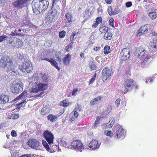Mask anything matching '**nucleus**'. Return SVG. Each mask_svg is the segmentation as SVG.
I'll use <instances>...</instances> for the list:
<instances>
[{
  "instance_id": "f257e3e1",
  "label": "nucleus",
  "mask_w": 157,
  "mask_h": 157,
  "mask_svg": "<svg viewBox=\"0 0 157 157\" xmlns=\"http://www.w3.org/2000/svg\"><path fill=\"white\" fill-rule=\"evenodd\" d=\"M48 76L46 74H34L33 76L29 80V84L31 82L34 83L32 86L31 92L37 93L45 90L48 88V85L45 83L48 82Z\"/></svg>"
},
{
  "instance_id": "f03ea898",
  "label": "nucleus",
  "mask_w": 157,
  "mask_h": 157,
  "mask_svg": "<svg viewBox=\"0 0 157 157\" xmlns=\"http://www.w3.org/2000/svg\"><path fill=\"white\" fill-rule=\"evenodd\" d=\"M0 67L2 68H6L8 74L15 75L17 71L15 69L16 65H13L12 59L8 56H2L0 59Z\"/></svg>"
},
{
  "instance_id": "7ed1b4c3",
  "label": "nucleus",
  "mask_w": 157,
  "mask_h": 157,
  "mask_svg": "<svg viewBox=\"0 0 157 157\" xmlns=\"http://www.w3.org/2000/svg\"><path fill=\"white\" fill-rule=\"evenodd\" d=\"M48 5L47 0H34L32 3L33 11L38 14L47 10Z\"/></svg>"
},
{
  "instance_id": "20e7f679",
  "label": "nucleus",
  "mask_w": 157,
  "mask_h": 157,
  "mask_svg": "<svg viewBox=\"0 0 157 157\" xmlns=\"http://www.w3.org/2000/svg\"><path fill=\"white\" fill-rule=\"evenodd\" d=\"M23 83L19 79H17L10 84V89L12 92L17 94L23 90Z\"/></svg>"
},
{
  "instance_id": "39448f33",
  "label": "nucleus",
  "mask_w": 157,
  "mask_h": 157,
  "mask_svg": "<svg viewBox=\"0 0 157 157\" xmlns=\"http://www.w3.org/2000/svg\"><path fill=\"white\" fill-rule=\"evenodd\" d=\"M6 36L7 37L6 40L7 38L9 39V40H7V43L11 45L13 48H19L23 46V42L19 38L15 37H8V36Z\"/></svg>"
},
{
  "instance_id": "423d86ee",
  "label": "nucleus",
  "mask_w": 157,
  "mask_h": 157,
  "mask_svg": "<svg viewBox=\"0 0 157 157\" xmlns=\"http://www.w3.org/2000/svg\"><path fill=\"white\" fill-rule=\"evenodd\" d=\"M19 68L21 71L28 73L30 72L33 69L31 62L28 60L20 66Z\"/></svg>"
},
{
  "instance_id": "0eeeda50",
  "label": "nucleus",
  "mask_w": 157,
  "mask_h": 157,
  "mask_svg": "<svg viewBox=\"0 0 157 157\" xmlns=\"http://www.w3.org/2000/svg\"><path fill=\"white\" fill-rule=\"evenodd\" d=\"M32 96L28 94L27 92L24 91L20 95L16 98V99L17 100L23 99V101L20 103L19 105L23 106L22 105L24 104L23 106H24L25 105L26 103L28 101V100L27 99L29 98L30 97Z\"/></svg>"
},
{
  "instance_id": "6e6552de",
  "label": "nucleus",
  "mask_w": 157,
  "mask_h": 157,
  "mask_svg": "<svg viewBox=\"0 0 157 157\" xmlns=\"http://www.w3.org/2000/svg\"><path fill=\"white\" fill-rule=\"evenodd\" d=\"M73 148L77 151L82 152L84 148L82 142L79 140H75L71 143Z\"/></svg>"
},
{
  "instance_id": "1a4fd4ad",
  "label": "nucleus",
  "mask_w": 157,
  "mask_h": 157,
  "mask_svg": "<svg viewBox=\"0 0 157 157\" xmlns=\"http://www.w3.org/2000/svg\"><path fill=\"white\" fill-rule=\"evenodd\" d=\"M124 87L126 90L125 92L131 91L133 88L136 87V82L132 79H128L125 82Z\"/></svg>"
},
{
  "instance_id": "9d476101",
  "label": "nucleus",
  "mask_w": 157,
  "mask_h": 157,
  "mask_svg": "<svg viewBox=\"0 0 157 157\" xmlns=\"http://www.w3.org/2000/svg\"><path fill=\"white\" fill-rule=\"evenodd\" d=\"M43 136L49 145L51 146L53 144L54 138V136L53 134L51 132L48 130H46L44 132Z\"/></svg>"
},
{
  "instance_id": "9b49d317",
  "label": "nucleus",
  "mask_w": 157,
  "mask_h": 157,
  "mask_svg": "<svg viewBox=\"0 0 157 157\" xmlns=\"http://www.w3.org/2000/svg\"><path fill=\"white\" fill-rule=\"evenodd\" d=\"M114 131L116 133L115 137L117 138H120L122 137L124 135V131L122 127L119 124H116L114 126Z\"/></svg>"
},
{
  "instance_id": "f8f14e48",
  "label": "nucleus",
  "mask_w": 157,
  "mask_h": 157,
  "mask_svg": "<svg viewBox=\"0 0 157 157\" xmlns=\"http://www.w3.org/2000/svg\"><path fill=\"white\" fill-rule=\"evenodd\" d=\"M27 144L33 149L39 150L40 148V145L41 144L35 139H29L27 142Z\"/></svg>"
},
{
  "instance_id": "ddd939ff",
  "label": "nucleus",
  "mask_w": 157,
  "mask_h": 157,
  "mask_svg": "<svg viewBox=\"0 0 157 157\" xmlns=\"http://www.w3.org/2000/svg\"><path fill=\"white\" fill-rule=\"evenodd\" d=\"M42 144L47 151L51 153L54 152L58 148V146L55 145L53 143L51 146L50 145L49 146L47 142L45 141H42Z\"/></svg>"
},
{
  "instance_id": "4468645a",
  "label": "nucleus",
  "mask_w": 157,
  "mask_h": 157,
  "mask_svg": "<svg viewBox=\"0 0 157 157\" xmlns=\"http://www.w3.org/2000/svg\"><path fill=\"white\" fill-rule=\"evenodd\" d=\"M130 50L129 48H124L121 51L120 54L121 60L125 61L130 56Z\"/></svg>"
},
{
  "instance_id": "2eb2a0df",
  "label": "nucleus",
  "mask_w": 157,
  "mask_h": 157,
  "mask_svg": "<svg viewBox=\"0 0 157 157\" xmlns=\"http://www.w3.org/2000/svg\"><path fill=\"white\" fill-rule=\"evenodd\" d=\"M112 71L109 68L105 67L102 70V73L103 81L106 80L112 74Z\"/></svg>"
},
{
  "instance_id": "dca6fc26",
  "label": "nucleus",
  "mask_w": 157,
  "mask_h": 157,
  "mask_svg": "<svg viewBox=\"0 0 157 157\" xmlns=\"http://www.w3.org/2000/svg\"><path fill=\"white\" fill-rule=\"evenodd\" d=\"M146 53L144 48L140 47L136 48L135 52V55L139 58H141L144 56Z\"/></svg>"
},
{
  "instance_id": "f3484780",
  "label": "nucleus",
  "mask_w": 157,
  "mask_h": 157,
  "mask_svg": "<svg viewBox=\"0 0 157 157\" xmlns=\"http://www.w3.org/2000/svg\"><path fill=\"white\" fill-rule=\"evenodd\" d=\"M28 0H18L17 1L13 3V5L14 6L18 8L23 7L25 6V4Z\"/></svg>"
},
{
  "instance_id": "a211bd4d",
  "label": "nucleus",
  "mask_w": 157,
  "mask_h": 157,
  "mask_svg": "<svg viewBox=\"0 0 157 157\" xmlns=\"http://www.w3.org/2000/svg\"><path fill=\"white\" fill-rule=\"evenodd\" d=\"M100 144L98 143V140H93L89 144V147L92 150H95L99 147Z\"/></svg>"
},
{
  "instance_id": "6ab92c4d",
  "label": "nucleus",
  "mask_w": 157,
  "mask_h": 157,
  "mask_svg": "<svg viewBox=\"0 0 157 157\" xmlns=\"http://www.w3.org/2000/svg\"><path fill=\"white\" fill-rule=\"evenodd\" d=\"M57 11L56 10H52L48 13L49 20L50 22L55 21L57 19Z\"/></svg>"
},
{
  "instance_id": "aec40b11",
  "label": "nucleus",
  "mask_w": 157,
  "mask_h": 157,
  "mask_svg": "<svg viewBox=\"0 0 157 157\" xmlns=\"http://www.w3.org/2000/svg\"><path fill=\"white\" fill-rule=\"evenodd\" d=\"M41 60H46L48 61L51 64L56 68L58 71L60 70V68L58 66V64L56 61L53 59L52 58H44L43 59H41Z\"/></svg>"
},
{
  "instance_id": "412c9836",
  "label": "nucleus",
  "mask_w": 157,
  "mask_h": 157,
  "mask_svg": "<svg viewBox=\"0 0 157 157\" xmlns=\"http://www.w3.org/2000/svg\"><path fill=\"white\" fill-rule=\"evenodd\" d=\"M9 97L6 95L1 94L0 95V104L4 105L9 101Z\"/></svg>"
},
{
  "instance_id": "4be33fe9",
  "label": "nucleus",
  "mask_w": 157,
  "mask_h": 157,
  "mask_svg": "<svg viewBox=\"0 0 157 157\" xmlns=\"http://www.w3.org/2000/svg\"><path fill=\"white\" fill-rule=\"evenodd\" d=\"M50 106L49 105H46L42 109L41 114L43 115H46L50 112Z\"/></svg>"
},
{
  "instance_id": "5701e85b",
  "label": "nucleus",
  "mask_w": 157,
  "mask_h": 157,
  "mask_svg": "<svg viewBox=\"0 0 157 157\" xmlns=\"http://www.w3.org/2000/svg\"><path fill=\"white\" fill-rule=\"evenodd\" d=\"M71 58V56L70 54H67L63 59V63L65 65H68L70 63Z\"/></svg>"
},
{
  "instance_id": "b1692460",
  "label": "nucleus",
  "mask_w": 157,
  "mask_h": 157,
  "mask_svg": "<svg viewBox=\"0 0 157 157\" xmlns=\"http://www.w3.org/2000/svg\"><path fill=\"white\" fill-rule=\"evenodd\" d=\"M48 119L52 122H54L57 119V116L52 114L49 115L47 116Z\"/></svg>"
},
{
  "instance_id": "393cba45",
  "label": "nucleus",
  "mask_w": 157,
  "mask_h": 157,
  "mask_svg": "<svg viewBox=\"0 0 157 157\" xmlns=\"http://www.w3.org/2000/svg\"><path fill=\"white\" fill-rule=\"evenodd\" d=\"M101 99L100 96H99L95 98L90 101V104L92 105L96 104L99 103Z\"/></svg>"
},
{
  "instance_id": "a878e982",
  "label": "nucleus",
  "mask_w": 157,
  "mask_h": 157,
  "mask_svg": "<svg viewBox=\"0 0 157 157\" xmlns=\"http://www.w3.org/2000/svg\"><path fill=\"white\" fill-rule=\"evenodd\" d=\"M67 21H66V23H70L72 21L73 18L71 13H67L65 15Z\"/></svg>"
},
{
  "instance_id": "bb28decb",
  "label": "nucleus",
  "mask_w": 157,
  "mask_h": 157,
  "mask_svg": "<svg viewBox=\"0 0 157 157\" xmlns=\"http://www.w3.org/2000/svg\"><path fill=\"white\" fill-rule=\"evenodd\" d=\"M149 15L151 19H155L157 17V11L155 10L153 12L149 13Z\"/></svg>"
},
{
  "instance_id": "cd10ccee",
  "label": "nucleus",
  "mask_w": 157,
  "mask_h": 157,
  "mask_svg": "<svg viewBox=\"0 0 157 157\" xmlns=\"http://www.w3.org/2000/svg\"><path fill=\"white\" fill-rule=\"evenodd\" d=\"M112 34L110 32H107L104 34V37L106 40H110L111 39Z\"/></svg>"
},
{
  "instance_id": "c85d7f7f",
  "label": "nucleus",
  "mask_w": 157,
  "mask_h": 157,
  "mask_svg": "<svg viewBox=\"0 0 157 157\" xmlns=\"http://www.w3.org/2000/svg\"><path fill=\"white\" fill-rule=\"evenodd\" d=\"M59 144L63 146V147H67L68 146L67 145V142L66 140L64 139H60L59 141Z\"/></svg>"
},
{
  "instance_id": "c756f323",
  "label": "nucleus",
  "mask_w": 157,
  "mask_h": 157,
  "mask_svg": "<svg viewBox=\"0 0 157 157\" xmlns=\"http://www.w3.org/2000/svg\"><path fill=\"white\" fill-rule=\"evenodd\" d=\"M147 27L148 25H147L141 27L139 30L143 32L144 34H145V33L148 30Z\"/></svg>"
},
{
  "instance_id": "7c9ffc66",
  "label": "nucleus",
  "mask_w": 157,
  "mask_h": 157,
  "mask_svg": "<svg viewBox=\"0 0 157 157\" xmlns=\"http://www.w3.org/2000/svg\"><path fill=\"white\" fill-rule=\"evenodd\" d=\"M89 65L92 70H95L96 69L97 66L95 63L93 61H90L89 62Z\"/></svg>"
},
{
  "instance_id": "2f4dec72",
  "label": "nucleus",
  "mask_w": 157,
  "mask_h": 157,
  "mask_svg": "<svg viewBox=\"0 0 157 157\" xmlns=\"http://www.w3.org/2000/svg\"><path fill=\"white\" fill-rule=\"evenodd\" d=\"M61 105L64 107H66L69 105V102L67 100H64L60 103Z\"/></svg>"
},
{
  "instance_id": "473e14b6",
  "label": "nucleus",
  "mask_w": 157,
  "mask_h": 157,
  "mask_svg": "<svg viewBox=\"0 0 157 157\" xmlns=\"http://www.w3.org/2000/svg\"><path fill=\"white\" fill-rule=\"evenodd\" d=\"M19 114L17 113H13L10 115L8 118L10 119H16L18 118Z\"/></svg>"
},
{
  "instance_id": "72a5a7b5",
  "label": "nucleus",
  "mask_w": 157,
  "mask_h": 157,
  "mask_svg": "<svg viewBox=\"0 0 157 157\" xmlns=\"http://www.w3.org/2000/svg\"><path fill=\"white\" fill-rule=\"evenodd\" d=\"M79 108L78 107H76L74 109L73 112L74 113V115L75 117L77 118L78 117V111H79Z\"/></svg>"
},
{
  "instance_id": "f704fd0d",
  "label": "nucleus",
  "mask_w": 157,
  "mask_h": 157,
  "mask_svg": "<svg viewBox=\"0 0 157 157\" xmlns=\"http://www.w3.org/2000/svg\"><path fill=\"white\" fill-rule=\"evenodd\" d=\"M36 155L35 154H28L23 155L19 156V157H35Z\"/></svg>"
},
{
  "instance_id": "c9c22d12",
  "label": "nucleus",
  "mask_w": 157,
  "mask_h": 157,
  "mask_svg": "<svg viewBox=\"0 0 157 157\" xmlns=\"http://www.w3.org/2000/svg\"><path fill=\"white\" fill-rule=\"evenodd\" d=\"M151 46L153 48L157 49V40H153L151 44Z\"/></svg>"
},
{
  "instance_id": "e433bc0d",
  "label": "nucleus",
  "mask_w": 157,
  "mask_h": 157,
  "mask_svg": "<svg viewBox=\"0 0 157 157\" xmlns=\"http://www.w3.org/2000/svg\"><path fill=\"white\" fill-rule=\"evenodd\" d=\"M115 122L114 119L113 118H111L110 119V121H109V123L110 124H108L109 126L108 127L110 128L112 127L113 125Z\"/></svg>"
},
{
  "instance_id": "4c0bfd02",
  "label": "nucleus",
  "mask_w": 157,
  "mask_h": 157,
  "mask_svg": "<svg viewBox=\"0 0 157 157\" xmlns=\"http://www.w3.org/2000/svg\"><path fill=\"white\" fill-rule=\"evenodd\" d=\"M99 31L100 32L102 33L107 32H108V28L105 27H100L99 29Z\"/></svg>"
},
{
  "instance_id": "58836bf2",
  "label": "nucleus",
  "mask_w": 157,
  "mask_h": 157,
  "mask_svg": "<svg viewBox=\"0 0 157 157\" xmlns=\"http://www.w3.org/2000/svg\"><path fill=\"white\" fill-rule=\"evenodd\" d=\"M105 134L107 136L112 137L113 136V134L111 131H105L104 132Z\"/></svg>"
},
{
  "instance_id": "ea45409f",
  "label": "nucleus",
  "mask_w": 157,
  "mask_h": 157,
  "mask_svg": "<svg viewBox=\"0 0 157 157\" xmlns=\"http://www.w3.org/2000/svg\"><path fill=\"white\" fill-rule=\"evenodd\" d=\"M110 47L108 46H106L104 48V53L105 54H107L109 52Z\"/></svg>"
},
{
  "instance_id": "a19ab883",
  "label": "nucleus",
  "mask_w": 157,
  "mask_h": 157,
  "mask_svg": "<svg viewBox=\"0 0 157 157\" xmlns=\"http://www.w3.org/2000/svg\"><path fill=\"white\" fill-rule=\"evenodd\" d=\"M150 57L148 56H147L144 59L142 63V64H144L145 63H146L149 62V59Z\"/></svg>"
},
{
  "instance_id": "79ce46f5",
  "label": "nucleus",
  "mask_w": 157,
  "mask_h": 157,
  "mask_svg": "<svg viewBox=\"0 0 157 157\" xmlns=\"http://www.w3.org/2000/svg\"><path fill=\"white\" fill-rule=\"evenodd\" d=\"M21 30L20 29H18V30H15L14 32L13 33H12L11 35L12 36H15V34H16L17 35H20V32L21 31Z\"/></svg>"
},
{
  "instance_id": "37998d69",
  "label": "nucleus",
  "mask_w": 157,
  "mask_h": 157,
  "mask_svg": "<svg viewBox=\"0 0 157 157\" xmlns=\"http://www.w3.org/2000/svg\"><path fill=\"white\" fill-rule=\"evenodd\" d=\"M7 38V36H6L5 35H2L0 36V43L4 40H6Z\"/></svg>"
},
{
  "instance_id": "c03bdc74",
  "label": "nucleus",
  "mask_w": 157,
  "mask_h": 157,
  "mask_svg": "<svg viewBox=\"0 0 157 157\" xmlns=\"http://www.w3.org/2000/svg\"><path fill=\"white\" fill-rule=\"evenodd\" d=\"M65 32L64 31L59 32V37L61 38H63L65 35Z\"/></svg>"
},
{
  "instance_id": "a18cd8bd",
  "label": "nucleus",
  "mask_w": 157,
  "mask_h": 157,
  "mask_svg": "<svg viewBox=\"0 0 157 157\" xmlns=\"http://www.w3.org/2000/svg\"><path fill=\"white\" fill-rule=\"evenodd\" d=\"M112 110L111 106L110 105H108L107 106L106 111L105 112L106 113H105V114H107L109 113Z\"/></svg>"
},
{
  "instance_id": "49530a36",
  "label": "nucleus",
  "mask_w": 157,
  "mask_h": 157,
  "mask_svg": "<svg viewBox=\"0 0 157 157\" xmlns=\"http://www.w3.org/2000/svg\"><path fill=\"white\" fill-rule=\"evenodd\" d=\"M102 20V18L101 17H98L96 18L95 22L98 24L101 22Z\"/></svg>"
},
{
  "instance_id": "de8ad7c7",
  "label": "nucleus",
  "mask_w": 157,
  "mask_h": 157,
  "mask_svg": "<svg viewBox=\"0 0 157 157\" xmlns=\"http://www.w3.org/2000/svg\"><path fill=\"white\" fill-rule=\"evenodd\" d=\"M96 74L95 73L94 76L92 77V78L90 79V84L93 82L96 79Z\"/></svg>"
},
{
  "instance_id": "09e8293b",
  "label": "nucleus",
  "mask_w": 157,
  "mask_h": 157,
  "mask_svg": "<svg viewBox=\"0 0 157 157\" xmlns=\"http://www.w3.org/2000/svg\"><path fill=\"white\" fill-rule=\"evenodd\" d=\"M72 47L71 44H70L69 45H67L66 48V49L67 51L69 52L71 51L72 49Z\"/></svg>"
},
{
  "instance_id": "8fccbe9b",
  "label": "nucleus",
  "mask_w": 157,
  "mask_h": 157,
  "mask_svg": "<svg viewBox=\"0 0 157 157\" xmlns=\"http://www.w3.org/2000/svg\"><path fill=\"white\" fill-rule=\"evenodd\" d=\"M112 12H113V11L112 7H109L108 8V12L110 15H113V14H112Z\"/></svg>"
},
{
  "instance_id": "3c124183",
  "label": "nucleus",
  "mask_w": 157,
  "mask_h": 157,
  "mask_svg": "<svg viewBox=\"0 0 157 157\" xmlns=\"http://www.w3.org/2000/svg\"><path fill=\"white\" fill-rule=\"evenodd\" d=\"M114 19L113 18H111L109 21V24L112 27H114Z\"/></svg>"
},
{
  "instance_id": "603ef678",
  "label": "nucleus",
  "mask_w": 157,
  "mask_h": 157,
  "mask_svg": "<svg viewBox=\"0 0 157 157\" xmlns=\"http://www.w3.org/2000/svg\"><path fill=\"white\" fill-rule=\"evenodd\" d=\"M112 12V13L111 14H113V15L117 14L119 13L118 9L117 8H115L114 10Z\"/></svg>"
},
{
  "instance_id": "864d4df0",
  "label": "nucleus",
  "mask_w": 157,
  "mask_h": 157,
  "mask_svg": "<svg viewBox=\"0 0 157 157\" xmlns=\"http://www.w3.org/2000/svg\"><path fill=\"white\" fill-rule=\"evenodd\" d=\"M108 126H109V125H108V123L103 124L101 125V127L102 128L104 129H105L107 128H109L108 127Z\"/></svg>"
},
{
  "instance_id": "5fc2aeb1",
  "label": "nucleus",
  "mask_w": 157,
  "mask_h": 157,
  "mask_svg": "<svg viewBox=\"0 0 157 157\" xmlns=\"http://www.w3.org/2000/svg\"><path fill=\"white\" fill-rule=\"evenodd\" d=\"M11 135L13 137H16L17 136V134L15 130H13L11 132Z\"/></svg>"
},
{
  "instance_id": "6e6d98bb",
  "label": "nucleus",
  "mask_w": 157,
  "mask_h": 157,
  "mask_svg": "<svg viewBox=\"0 0 157 157\" xmlns=\"http://www.w3.org/2000/svg\"><path fill=\"white\" fill-rule=\"evenodd\" d=\"M125 5H126V6L127 7H129L132 6V3L131 2H127L126 3Z\"/></svg>"
},
{
  "instance_id": "4d7b16f0",
  "label": "nucleus",
  "mask_w": 157,
  "mask_h": 157,
  "mask_svg": "<svg viewBox=\"0 0 157 157\" xmlns=\"http://www.w3.org/2000/svg\"><path fill=\"white\" fill-rule=\"evenodd\" d=\"M100 119V117H98L97 118L95 122L94 123L95 124H98L99 123V120Z\"/></svg>"
},
{
  "instance_id": "13d9d810",
  "label": "nucleus",
  "mask_w": 157,
  "mask_h": 157,
  "mask_svg": "<svg viewBox=\"0 0 157 157\" xmlns=\"http://www.w3.org/2000/svg\"><path fill=\"white\" fill-rule=\"evenodd\" d=\"M121 100L120 99L118 98L117 99L116 101L115 102V104L116 105H117V106H118L120 105V101Z\"/></svg>"
},
{
  "instance_id": "bf43d9fd",
  "label": "nucleus",
  "mask_w": 157,
  "mask_h": 157,
  "mask_svg": "<svg viewBox=\"0 0 157 157\" xmlns=\"http://www.w3.org/2000/svg\"><path fill=\"white\" fill-rule=\"evenodd\" d=\"M78 91V89H74L72 92V95H74L75 94H76L77 91Z\"/></svg>"
},
{
  "instance_id": "052dcab7",
  "label": "nucleus",
  "mask_w": 157,
  "mask_h": 157,
  "mask_svg": "<svg viewBox=\"0 0 157 157\" xmlns=\"http://www.w3.org/2000/svg\"><path fill=\"white\" fill-rule=\"evenodd\" d=\"M76 33H74L72 35H71L70 37V40H74V37L76 35Z\"/></svg>"
},
{
  "instance_id": "680f3d73",
  "label": "nucleus",
  "mask_w": 157,
  "mask_h": 157,
  "mask_svg": "<svg viewBox=\"0 0 157 157\" xmlns=\"http://www.w3.org/2000/svg\"><path fill=\"white\" fill-rule=\"evenodd\" d=\"M45 93L44 92H41L39 94L37 95V97H43L45 95Z\"/></svg>"
},
{
  "instance_id": "e2e57ef3",
  "label": "nucleus",
  "mask_w": 157,
  "mask_h": 157,
  "mask_svg": "<svg viewBox=\"0 0 157 157\" xmlns=\"http://www.w3.org/2000/svg\"><path fill=\"white\" fill-rule=\"evenodd\" d=\"M143 34H144L143 33L139 30L138 33L137 35V36H140L141 35Z\"/></svg>"
},
{
  "instance_id": "0e129e2a",
  "label": "nucleus",
  "mask_w": 157,
  "mask_h": 157,
  "mask_svg": "<svg viewBox=\"0 0 157 157\" xmlns=\"http://www.w3.org/2000/svg\"><path fill=\"white\" fill-rule=\"evenodd\" d=\"M152 79H148L145 82L146 83H149L151 82H152Z\"/></svg>"
},
{
  "instance_id": "69168bd1",
  "label": "nucleus",
  "mask_w": 157,
  "mask_h": 157,
  "mask_svg": "<svg viewBox=\"0 0 157 157\" xmlns=\"http://www.w3.org/2000/svg\"><path fill=\"white\" fill-rule=\"evenodd\" d=\"M98 25V24L96 22L92 25V27L94 28H96Z\"/></svg>"
},
{
  "instance_id": "338daca9",
  "label": "nucleus",
  "mask_w": 157,
  "mask_h": 157,
  "mask_svg": "<svg viewBox=\"0 0 157 157\" xmlns=\"http://www.w3.org/2000/svg\"><path fill=\"white\" fill-rule=\"evenodd\" d=\"M106 2L108 4H110L112 2V0H105Z\"/></svg>"
},
{
  "instance_id": "774afa93",
  "label": "nucleus",
  "mask_w": 157,
  "mask_h": 157,
  "mask_svg": "<svg viewBox=\"0 0 157 157\" xmlns=\"http://www.w3.org/2000/svg\"><path fill=\"white\" fill-rule=\"evenodd\" d=\"M99 48L97 47H94V51L97 52L98 49Z\"/></svg>"
}]
</instances>
